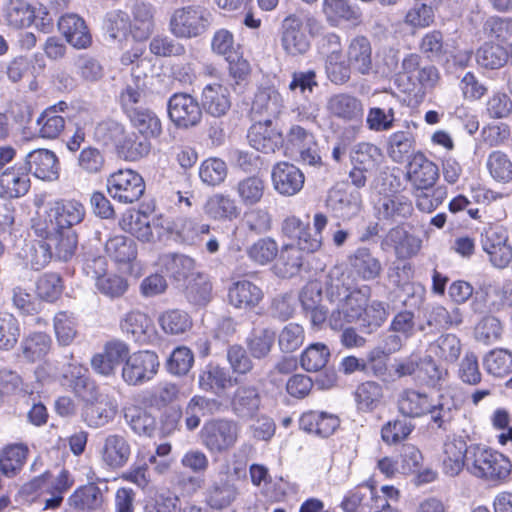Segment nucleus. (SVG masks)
I'll list each match as a JSON object with an SVG mask.
<instances>
[{
  "mask_svg": "<svg viewBox=\"0 0 512 512\" xmlns=\"http://www.w3.org/2000/svg\"><path fill=\"white\" fill-rule=\"evenodd\" d=\"M511 470L510 460L502 453L480 445L470 446L467 471L473 476L490 482H503Z\"/></svg>",
  "mask_w": 512,
  "mask_h": 512,
  "instance_id": "f257e3e1",
  "label": "nucleus"
},
{
  "mask_svg": "<svg viewBox=\"0 0 512 512\" xmlns=\"http://www.w3.org/2000/svg\"><path fill=\"white\" fill-rule=\"evenodd\" d=\"M212 23V14L201 5L176 8L170 15L169 31L178 39L197 38L207 32Z\"/></svg>",
  "mask_w": 512,
  "mask_h": 512,
  "instance_id": "f03ea898",
  "label": "nucleus"
},
{
  "mask_svg": "<svg viewBox=\"0 0 512 512\" xmlns=\"http://www.w3.org/2000/svg\"><path fill=\"white\" fill-rule=\"evenodd\" d=\"M327 223L328 219L323 213H316L313 218L314 233H312L308 221L303 222L296 216H289L282 223V232L297 241L295 247L300 251L314 253L322 246V231Z\"/></svg>",
  "mask_w": 512,
  "mask_h": 512,
  "instance_id": "7ed1b4c3",
  "label": "nucleus"
},
{
  "mask_svg": "<svg viewBox=\"0 0 512 512\" xmlns=\"http://www.w3.org/2000/svg\"><path fill=\"white\" fill-rule=\"evenodd\" d=\"M240 433L239 424L228 418L213 419L204 424L201 430L203 445L210 451L222 453L231 449Z\"/></svg>",
  "mask_w": 512,
  "mask_h": 512,
  "instance_id": "20e7f679",
  "label": "nucleus"
},
{
  "mask_svg": "<svg viewBox=\"0 0 512 512\" xmlns=\"http://www.w3.org/2000/svg\"><path fill=\"white\" fill-rule=\"evenodd\" d=\"M159 366V357L154 351L129 353L123 363L121 376L126 384L139 386L152 380L158 373Z\"/></svg>",
  "mask_w": 512,
  "mask_h": 512,
  "instance_id": "39448f33",
  "label": "nucleus"
},
{
  "mask_svg": "<svg viewBox=\"0 0 512 512\" xmlns=\"http://www.w3.org/2000/svg\"><path fill=\"white\" fill-rule=\"evenodd\" d=\"M107 190L114 200L132 204L144 194L145 183L137 172L131 169L119 170L108 177Z\"/></svg>",
  "mask_w": 512,
  "mask_h": 512,
  "instance_id": "423d86ee",
  "label": "nucleus"
},
{
  "mask_svg": "<svg viewBox=\"0 0 512 512\" xmlns=\"http://www.w3.org/2000/svg\"><path fill=\"white\" fill-rule=\"evenodd\" d=\"M281 46L292 57L305 55L311 42L304 30L303 19L295 13L289 14L281 24Z\"/></svg>",
  "mask_w": 512,
  "mask_h": 512,
  "instance_id": "0eeeda50",
  "label": "nucleus"
},
{
  "mask_svg": "<svg viewBox=\"0 0 512 512\" xmlns=\"http://www.w3.org/2000/svg\"><path fill=\"white\" fill-rule=\"evenodd\" d=\"M168 115L179 128H190L198 125L202 118V110L195 98L187 93H175L168 101Z\"/></svg>",
  "mask_w": 512,
  "mask_h": 512,
  "instance_id": "6e6552de",
  "label": "nucleus"
},
{
  "mask_svg": "<svg viewBox=\"0 0 512 512\" xmlns=\"http://www.w3.org/2000/svg\"><path fill=\"white\" fill-rule=\"evenodd\" d=\"M262 397L258 387L250 384L239 385L230 401L232 413L239 419L253 420L259 415Z\"/></svg>",
  "mask_w": 512,
  "mask_h": 512,
  "instance_id": "1a4fd4ad",
  "label": "nucleus"
},
{
  "mask_svg": "<svg viewBox=\"0 0 512 512\" xmlns=\"http://www.w3.org/2000/svg\"><path fill=\"white\" fill-rule=\"evenodd\" d=\"M130 352L127 343L121 340L107 342L100 353L91 358L92 369L102 376H111Z\"/></svg>",
  "mask_w": 512,
  "mask_h": 512,
  "instance_id": "9d476101",
  "label": "nucleus"
},
{
  "mask_svg": "<svg viewBox=\"0 0 512 512\" xmlns=\"http://www.w3.org/2000/svg\"><path fill=\"white\" fill-rule=\"evenodd\" d=\"M248 142L252 148L262 153H274L284 145L281 131L272 126L269 120H258L248 130Z\"/></svg>",
  "mask_w": 512,
  "mask_h": 512,
  "instance_id": "9b49d317",
  "label": "nucleus"
},
{
  "mask_svg": "<svg viewBox=\"0 0 512 512\" xmlns=\"http://www.w3.org/2000/svg\"><path fill=\"white\" fill-rule=\"evenodd\" d=\"M24 165L28 172L38 179L55 181L59 178V159L49 149L39 148L29 152L25 157Z\"/></svg>",
  "mask_w": 512,
  "mask_h": 512,
  "instance_id": "f8f14e48",
  "label": "nucleus"
},
{
  "mask_svg": "<svg viewBox=\"0 0 512 512\" xmlns=\"http://www.w3.org/2000/svg\"><path fill=\"white\" fill-rule=\"evenodd\" d=\"M361 195L357 191L335 186L328 192L326 206L340 219L350 220L361 210Z\"/></svg>",
  "mask_w": 512,
  "mask_h": 512,
  "instance_id": "ddd939ff",
  "label": "nucleus"
},
{
  "mask_svg": "<svg viewBox=\"0 0 512 512\" xmlns=\"http://www.w3.org/2000/svg\"><path fill=\"white\" fill-rule=\"evenodd\" d=\"M419 237L409 233L403 226L391 228L383 237L380 247L383 251L393 249L398 258H410L421 249Z\"/></svg>",
  "mask_w": 512,
  "mask_h": 512,
  "instance_id": "4468645a",
  "label": "nucleus"
},
{
  "mask_svg": "<svg viewBox=\"0 0 512 512\" xmlns=\"http://www.w3.org/2000/svg\"><path fill=\"white\" fill-rule=\"evenodd\" d=\"M327 297L331 303L345 308L356 320L362 315L366 303V294L360 289H350L339 280L332 281Z\"/></svg>",
  "mask_w": 512,
  "mask_h": 512,
  "instance_id": "2eb2a0df",
  "label": "nucleus"
},
{
  "mask_svg": "<svg viewBox=\"0 0 512 512\" xmlns=\"http://www.w3.org/2000/svg\"><path fill=\"white\" fill-rule=\"evenodd\" d=\"M132 453L129 440L121 434H109L102 442L99 448V454L102 462L112 469L124 467Z\"/></svg>",
  "mask_w": 512,
  "mask_h": 512,
  "instance_id": "dca6fc26",
  "label": "nucleus"
},
{
  "mask_svg": "<svg viewBox=\"0 0 512 512\" xmlns=\"http://www.w3.org/2000/svg\"><path fill=\"white\" fill-rule=\"evenodd\" d=\"M274 189L281 195L293 196L301 191L305 177L303 172L294 164L279 162L272 169Z\"/></svg>",
  "mask_w": 512,
  "mask_h": 512,
  "instance_id": "f3484780",
  "label": "nucleus"
},
{
  "mask_svg": "<svg viewBox=\"0 0 512 512\" xmlns=\"http://www.w3.org/2000/svg\"><path fill=\"white\" fill-rule=\"evenodd\" d=\"M30 185L24 164H15L0 172V196L3 198H20L28 193Z\"/></svg>",
  "mask_w": 512,
  "mask_h": 512,
  "instance_id": "a211bd4d",
  "label": "nucleus"
},
{
  "mask_svg": "<svg viewBox=\"0 0 512 512\" xmlns=\"http://www.w3.org/2000/svg\"><path fill=\"white\" fill-rule=\"evenodd\" d=\"M431 406L427 413L428 426L443 432L449 431L459 411L454 397L449 393H441L436 399H432Z\"/></svg>",
  "mask_w": 512,
  "mask_h": 512,
  "instance_id": "6ab92c4d",
  "label": "nucleus"
},
{
  "mask_svg": "<svg viewBox=\"0 0 512 512\" xmlns=\"http://www.w3.org/2000/svg\"><path fill=\"white\" fill-rule=\"evenodd\" d=\"M433 397L428 393L413 388L403 389L397 398V408L406 418H422L427 416Z\"/></svg>",
  "mask_w": 512,
  "mask_h": 512,
  "instance_id": "aec40b11",
  "label": "nucleus"
},
{
  "mask_svg": "<svg viewBox=\"0 0 512 512\" xmlns=\"http://www.w3.org/2000/svg\"><path fill=\"white\" fill-rule=\"evenodd\" d=\"M93 268H98L93 270V276L96 279V287L97 289L104 295L110 298H117L122 296L128 289L127 280L116 274H106L101 275V273L105 270L106 261L102 257H98L92 260ZM87 274L90 273V269H92V265L88 262L86 264Z\"/></svg>",
  "mask_w": 512,
  "mask_h": 512,
  "instance_id": "412c9836",
  "label": "nucleus"
},
{
  "mask_svg": "<svg viewBox=\"0 0 512 512\" xmlns=\"http://www.w3.org/2000/svg\"><path fill=\"white\" fill-rule=\"evenodd\" d=\"M407 176L416 189H430L438 179L439 170L424 154L418 152L408 163Z\"/></svg>",
  "mask_w": 512,
  "mask_h": 512,
  "instance_id": "4be33fe9",
  "label": "nucleus"
},
{
  "mask_svg": "<svg viewBox=\"0 0 512 512\" xmlns=\"http://www.w3.org/2000/svg\"><path fill=\"white\" fill-rule=\"evenodd\" d=\"M117 408L116 401L109 395L104 394L97 400L84 404L82 417L89 427H103L115 417Z\"/></svg>",
  "mask_w": 512,
  "mask_h": 512,
  "instance_id": "5701e85b",
  "label": "nucleus"
},
{
  "mask_svg": "<svg viewBox=\"0 0 512 512\" xmlns=\"http://www.w3.org/2000/svg\"><path fill=\"white\" fill-rule=\"evenodd\" d=\"M263 296L262 289L248 280L237 281L228 290L229 303L234 308L245 311L258 306Z\"/></svg>",
  "mask_w": 512,
  "mask_h": 512,
  "instance_id": "b1692460",
  "label": "nucleus"
},
{
  "mask_svg": "<svg viewBox=\"0 0 512 512\" xmlns=\"http://www.w3.org/2000/svg\"><path fill=\"white\" fill-rule=\"evenodd\" d=\"M49 206L60 230H73L72 228L82 223L86 216L84 205L77 200H58Z\"/></svg>",
  "mask_w": 512,
  "mask_h": 512,
  "instance_id": "393cba45",
  "label": "nucleus"
},
{
  "mask_svg": "<svg viewBox=\"0 0 512 512\" xmlns=\"http://www.w3.org/2000/svg\"><path fill=\"white\" fill-rule=\"evenodd\" d=\"M470 446L462 437L447 438L443 445V469L449 476L458 475L464 467L467 468V456Z\"/></svg>",
  "mask_w": 512,
  "mask_h": 512,
  "instance_id": "a878e982",
  "label": "nucleus"
},
{
  "mask_svg": "<svg viewBox=\"0 0 512 512\" xmlns=\"http://www.w3.org/2000/svg\"><path fill=\"white\" fill-rule=\"evenodd\" d=\"M58 28L66 41L77 49L91 45L92 37L85 21L76 14L63 15L58 21Z\"/></svg>",
  "mask_w": 512,
  "mask_h": 512,
  "instance_id": "bb28decb",
  "label": "nucleus"
},
{
  "mask_svg": "<svg viewBox=\"0 0 512 512\" xmlns=\"http://www.w3.org/2000/svg\"><path fill=\"white\" fill-rule=\"evenodd\" d=\"M340 425L337 415L324 411H308L301 415L299 427L311 434L326 438L332 435Z\"/></svg>",
  "mask_w": 512,
  "mask_h": 512,
  "instance_id": "cd10ccee",
  "label": "nucleus"
},
{
  "mask_svg": "<svg viewBox=\"0 0 512 512\" xmlns=\"http://www.w3.org/2000/svg\"><path fill=\"white\" fill-rule=\"evenodd\" d=\"M284 105L281 94L272 87L261 88L257 91L252 102V113L262 117V120L273 122L282 112Z\"/></svg>",
  "mask_w": 512,
  "mask_h": 512,
  "instance_id": "c85d7f7f",
  "label": "nucleus"
},
{
  "mask_svg": "<svg viewBox=\"0 0 512 512\" xmlns=\"http://www.w3.org/2000/svg\"><path fill=\"white\" fill-rule=\"evenodd\" d=\"M203 211L208 218L220 222L233 221L240 215L236 200L224 193H215L208 197Z\"/></svg>",
  "mask_w": 512,
  "mask_h": 512,
  "instance_id": "c756f323",
  "label": "nucleus"
},
{
  "mask_svg": "<svg viewBox=\"0 0 512 512\" xmlns=\"http://www.w3.org/2000/svg\"><path fill=\"white\" fill-rule=\"evenodd\" d=\"M121 330L131 335L135 342L148 343L154 336L152 320L143 312L130 311L120 321Z\"/></svg>",
  "mask_w": 512,
  "mask_h": 512,
  "instance_id": "7c9ffc66",
  "label": "nucleus"
},
{
  "mask_svg": "<svg viewBox=\"0 0 512 512\" xmlns=\"http://www.w3.org/2000/svg\"><path fill=\"white\" fill-rule=\"evenodd\" d=\"M157 265L170 278L181 282L193 273L196 263L192 257L185 254L164 253L159 255Z\"/></svg>",
  "mask_w": 512,
  "mask_h": 512,
  "instance_id": "2f4dec72",
  "label": "nucleus"
},
{
  "mask_svg": "<svg viewBox=\"0 0 512 512\" xmlns=\"http://www.w3.org/2000/svg\"><path fill=\"white\" fill-rule=\"evenodd\" d=\"M53 346L50 335L32 332L23 337L20 343V356L28 363L40 362L46 358Z\"/></svg>",
  "mask_w": 512,
  "mask_h": 512,
  "instance_id": "473e14b6",
  "label": "nucleus"
},
{
  "mask_svg": "<svg viewBox=\"0 0 512 512\" xmlns=\"http://www.w3.org/2000/svg\"><path fill=\"white\" fill-rule=\"evenodd\" d=\"M201 105L213 117L225 115L231 107L227 87L219 83L207 84L202 91Z\"/></svg>",
  "mask_w": 512,
  "mask_h": 512,
  "instance_id": "72a5a7b5",
  "label": "nucleus"
},
{
  "mask_svg": "<svg viewBox=\"0 0 512 512\" xmlns=\"http://www.w3.org/2000/svg\"><path fill=\"white\" fill-rule=\"evenodd\" d=\"M347 58L349 66L362 75L372 71V48L370 41L364 36L353 38L348 46Z\"/></svg>",
  "mask_w": 512,
  "mask_h": 512,
  "instance_id": "f704fd0d",
  "label": "nucleus"
},
{
  "mask_svg": "<svg viewBox=\"0 0 512 512\" xmlns=\"http://www.w3.org/2000/svg\"><path fill=\"white\" fill-rule=\"evenodd\" d=\"M201 390L220 395L232 384V377L226 368L208 364L201 370L198 377Z\"/></svg>",
  "mask_w": 512,
  "mask_h": 512,
  "instance_id": "c9c22d12",
  "label": "nucleus"
},
{
  "mask_svg": "<svg viewBox=\"0 0 512 512\" xmlns=\"http://www.w3.org/2000/svg\"><path fill=\"white\" fill-rule=\"evenodd\" d=\"M18 256L32 269L40 270L53 258L52 244L42 240L25 241Z\"/></svg>",
  "mask_w": 512,
  "mask_h": 512,
  "instance_id": "e433bc0d",
  "label": "nucleus"
},
{
  "mask_svg": "<svg viewBox=\"0 0 512 512\" xmlns=\"http://www.w3.org/2000/svg\"><path fill=\"white\" fill-rule=\"evenodd\" d=\"M350 159L353 166H357L364 171L374 172L383 162L384 155L378 146L361 142L352 147Z\"/></svg>",
  "mask_w": 512,
  "mask_h": 512,
  "instance_id": "4c0bfd02",
  "label": "nucleus"
},
{
  "mask_svg": "<svg viewBox=\"0 0 512 512\" xmlns=\"http://www.w3.org/2000/svg\"><path fill=\"white\" fill-rule=\"evenodd\" d=\"M103 503L104 493L94 483L79 487L68 498L69 506L81 511L97 510Z\"/></svg>",
  "mask_w": 512,
  "mask_h": 512,
  "instance_id": "58836bf2",
  "label": "nucleus"
},
{
  "mask_svg": "<svg viewBox=\"0 0 512 512\" xmlns=\"http://www.w3.org/2000/svg\"><path fill=\"white\" fill-rule=\"evenodd\" d=\"M354 272L363 280H374L382 271L380 260L368 248H358L350 257Z\"/></svg>",
  "mask_w": 512,
  "mask_h": 512,
  "instance_id": "ea45409f",
  "label": "nucleus"
},
{
  "mask_svg": "<svg viewBox=\"0 0 512 512\" xmlns=\"http://www.w3.org/2000/svg\"><path fill=\"white\" fill-rule=\"evenodd\" d=\"M415 138L410 131H397L388 138L387 152L395 163H403L413 157Z\"/></svg>",
  "mask_w": 512,
  "mask_h": 512,
  "instance_id": "a19ab883",
  "label": "nucleus"
},
{
  "mask_svg": "<svg viewBox=\"0 0 512 512\" xmlns=\"http://www.w3.org/2000/svg\"><path fill=\"white\" fill-rule=\"evenodd\" d=\"M4 19L9 27L21 29L34 22L35 12L25 0H8L4 6Z\"/></svg>",
  "mask_w": 512,
  "mask_h": 512,
  "instance_id": "79ce46f5",
  "label": "nucleus"
},
{
  "mask_svg": "<svg viewBox=\"0 0 512 512\" xmlns=\"http://www.w3.org/2000/svg\"><path fill=\"white\" fill-rule=\"evenodd\" d=\"M132 127L138 134L148 139L157 138L162 133V125L158 116L147 108H140L127 115Z\"/></svg>",
  "mask_w": 512,
  "mask_h": 512,
  "instance_id": "37998d69",
  "label": "nucleus"
},
{
  "mask_svg": "<svg viewBox=\"0 0 512 512\" xmlns=\"http://www.w3.org/2000/svg\"><path fill=\"white\" fill-rule=\"evenodd\" d=\"M412 212V202L403 195L385 196L379 201L378 213L386 220L397 221L407 218Z\"/></svg>",
  "mask_w": 512,
  "mask_h": 512,
  "instance_id": "c03bdc74",
  "label": "nucleus"
},
{
  "mask_svg": "<svg viewBox=\"0 0 512 512\" xmlns=\"http://www.w3.org/2000/svg\"><path fill=\"white\" fill-rule=\"evenodd\" d=\"M105 252L115 262L129 263L136 259L137 247L131 238L124 235H116L106 241Z\"/></svg>",
  "mask_w": 512,
  "mask_h": 512,
  "instance_id": "a18cd8bd",
  "label": "nucleus"
},
{
  "mask_svg": "<svg viewBox=\"0 0 512 512\" xmlns=\"http://www.w3.org/2000/svg\"><path fill=\"white\" fill-rule=\"evenodd\" d=\"M327 108L334 116L345 120L357 119L362 115L360 100L348 94L332 96L328 100Z\"/></svg>",
  "mask_w": 512,
  "mask_h": 512,
  "instance_id": "49530a36",
  "label": "nucleus"
},
{
  "mask_svg": "<svg viewBox=\"0 0 512 512\" xmlns=\"http://www.w3.org/2000/svg\"><path fill=\"white\" fill-rule=\"evenodd\" d=\"M234 191L244 206H254L264 196L265 182L258 176H248L237 182Z\"/></svg>",
  "mask_w": 512,
  "mask_h": 512,
  "instance_id": "de8ad7c7",
  "label": "nucleus"
},
{
  "mask_svg": "<svg viewBox=\"0 0 512 512\" xmlns=\"http://www.w3.org/2000/svg\"><path fill=\"white\" fill-rule=\"evenodd\" d=\"M275 340V333L268 328L253 329L245 340L247 350L254 359L269 355Z\"/></svg>",
  "mask_w": 512,
  "mask_h": 512,
  "instance_id": "09e8293b",
  "label": "nucleus"
},
{
  "mask_svg": "<svg viewBox=\"0 0 512 512\" xmlns=\"http://www.w3.org/2000/svg\"><path fill=\"white\" fill-rule=\"evenodd\" d=\"M238 495L239 491L234 483L228 480L215 482L209 488L207 503L213 509H224L230 506Z\"/></svg>",
  "mask_w": 512,
  "mask_h": 512,
  "instance_id": "8fccbe9b",
  "label": "nucleus"
},
{
  "mask_svg": "<svg viewBox=\"0 0 512 512\" xmlns=\"http://www.w3.org/2000/svg\"><path fill=\"white\" fill-rule=\"evenodd\" d=\"M486 371L495 377H506L512 373V352L504 348H496L483 358Z\"/></svg>",
  "mask_w": 512,
  "mask_h": 512,
  "instance_id": "3c124183",
  "label": "nucleus"
},
{
  "mask_svg": "<svg viewBox=\"0 0 512 512\" xmlns=\"http://www.w3.org/2000/svg\"><path fill=\"white\" fill-rule=\"evenodd\" d=\"M28 454L24 444H12L5 447L0 456V470L8 476H14L23 467Z\"/></svg>",
  "mask_w": 512,
  "mask_h": 512,
  "instance_id": "603ef678",
  "label": "nucleus"
},
{
  "mask_svg": "<svg viewBox=\"0 0 512 512\" xmlns=\"http://www.w3.org/2000/svg\"><path fill=\"white\" fill-rule=\"evenodd\" d=\"M303 265L302 251L294 245H286L275 265L277 275L290 278L298 274Z\"/></svg>",
  "mask_w": 512,
  "mask_h": 512,
  "instance_id": "864d4df0",
  "label": "nucleus"
},
{
  "mask_svg": "<svg viewBox=\"0 0 512 512\" xmlns=\"http://www.w3.org/2000/svg\"><path fill=\"white\" fill-rule=\"evenodd\" d=\"M119 153L126 160L136 161L147 156L151 150L150 139L131 133L118 142Z\"/></svg>",
  "mask_w": 512,
  "mask_h": 512,
  "instance_id": "5fc2aeb1",
  "label": "nucleus"
},
{
  "mask_svg": "<svg viewBox=\"0 0 512 512\" xmlns=\"http://www.w3.org/2000/svg\"><path fill=\"white\" fill-rule=\"evenodd\" d=\"M486 167L496 182L506 184L512 181V161L504 152H491L486 160Z\"/></svg>",
  "mask_w": 512,
  "mask_h": 512,
  "instance_id": "6e6d98bb",
  "label": "nucleus"
},
{
  "mask_svg": "<svg viewBox=\"0 0 512 512\" xmlns=\"http://www.w3.org/2000/svg\"><path fill=\"white\" fill-rule=\"evenodd\" d=\"M159 324L165 333L180 335L192 327V320L187 312L180 309H170L160 315Z\"/></svg>",
  "mask_w": 512,
  "mask_h": 512,
  "instance_id": "4d7b16f0",
  "label": "nucleus"
},
{
  "mask_svg": "<svg viewBox=\"0 0 512 512\" xmlns=\"http://www.w3.org/2000/svg\"><path fill=\"white\" fill-rule=\"evenodd\" d=\"M374 500L378 501L374 488L369 485H360L345 494L341 508L344 512H360L361 508L368 506L369 502Z\"/></svg>",
  "mask_w": 512,
  "mask_h": 512,
  "instance_id": "13d9d810",
  "label": "nucleus"
},
{
  "mask_svg": "<svg viewBox=\"0 0 512 512\" xmlns=\"http://www.w3.org/2000/svg\"><path fill=\"white\" fill-rule=\"evenodd\" d=\"M54 332L57 342L61 346L70 345L77 336V322L73 313L58 312L53 319Z\"/></svg>",
  "mask_w": 512,
  "mask_h": 512,
  "instance_id": "bf43d9fd",
  "label": "nucleus"
},
{
  "mask_svg": "<svg viewBox=\"0 0 512 512\" xmlns=\"http://www.w3.org/2000/svg\"><path fill=\"white\" fill-rule=\"evenodd\" d=\"M330 358V350L323 343L309 345L301 354V367L307 372H317L324 368Z\"/></svg>",
  "mask_w": 512,
  "mask_h": 512,
  "instance_id": "052dcab7",
  "label": "nucleus"
},
{
  "mask_svg": "<svg viewBox=\"0 0 512 512\" xmlns=\"http://www.w3.org/2000/svg\"><path fill=\"white\" fill-rule=\"evenodd\" d=\"M228 168L226 163L216 157L204 160L199 167V177L203 184L207 186H218L223 183L227 177Z\"/></svg>",
  "mask_w": 512,
  "mask_h": 512,
  "instance_id": "680f3d73",
  "label": "nucleus"
},
{
  "mask_svg": "<svg viewBox=\"0 0 512 512\" xmlns=\"http://www.w3.org/2000/svg\"><path fill=\"white\" fill-rule=\"evenodd\" d=\"M507 60V51L497 44L485 43L476 52L478 65L486 69H499L506 64Z\"/></svg>",
  "mask_w": 512,
  "mask_h": 512,
  "instance_id": "e2e57ef3",
  "label": "nucleus"
},
{
  "mask_svg": "<svg viewBox=\"0 0 512 512\" xmlns=\"http://www.w3.org/2000/svg\"><path fill=\"white\" fill-rule=\"evenodd\" d=\"M427 323L430 326H436L441 329H450L458 327L463 323V314L458 307L447 310L442 305H435L428 314Z\"/></svg>",
  "mask_w": 512,
  "mask_h": 512,
  "instance_id": "0e129e2a",
  "label": "nucleus"
},
{
  "mask_svg": "<svg viewBox=\"0 0 512 512\" xmlns=\"http://www.w3.org/2000/svg\"><path fill=\"white\" fill-rule=\"evenodd\" d=\"M48 242L52 244L53 257L67 261L77 249L78 235L74 230H61Z\"/></svg>",
  "mask_w": 512,
  "mask_h": 512,
  "instance_id": "69168bd1",
  "label": "nucleus"
},
{
  "mask_svg": "<svg viewBox=\"0 0 512 512\" xmlns=\"http://www.w3.org/2000/svg\"><path fill=\"white\" fill-rule=\"evenodd\" d=\"M38 135L44 139H55L65 128V120L55 114L54 108H46L37 119Z\"/></svg>",
  "mask_w": 512,
  "mask_h": 512,
  "instance_id": "338daca9",
  "label": "nucleus"
},
{
  "mask_svg": "<svg viewBox=\"0 0 512 512\" xmlns=\"http://www.w3.org/2000/svg\"><path fill=\"white\" fill-rule=\"evenodd\" d=\"M388 306L381 302L374 300L367 305L361 315V327L366 333H373L387 320L389 316Z\"/></svg>",
  "mask_w": 512,
  "mask_h": 512,
  "instance_id": "774afa93",
  "label": "nucleus"
}]
</instances>
